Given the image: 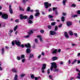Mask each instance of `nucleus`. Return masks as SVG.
I'll use <instances>...</instances> for the list:
<instances>
[{
    "label": "nucleus",
    "mask_w": 80,
    "mask_h": 80,
    "mask_svg": "<svg viewBox=\"0 0 80 80\" xmlns=\"http://www.w3.org/2000/svg\"><path fill=\"white\" fill-rule=\"evenodd\" d=\"M51 64L52 66L50 68L51 71H52L53 70V68H54V72H58V69H57V64L55 62H53L51 63Z\"/></svg>",
    "instance_id": "nucleus-1"
},
{
    "label": "nucleus",
    "mask_w": 80,
    "mask_h": 80,
    "mask_svg": "<svg viewBox=\"0 0 80 80\" xmlns=\"http://www.w3.org/2000/svg\"><path fill=\"white\" fill-rule=\"evenodd\" d=\"M46 66H47V65H46V64L44 63L42 65V67L41 68L42 71L41 72L42 73H45V68H46Z\"/></svg>",
    "instance_id": "nucleus-2"
},
{
    "label": "nucleus",
    "mask_w": 80,
    "mask_h": 80,
    "mask_svg": "<svg viewBox=\"0 0 80 80\" xmlns=\"http://www.w3.org/2000/svg\"><path fill=\"white\" fill-rule=\"evenodd\" d=\"M44 5L46 8H48L49 6H50V7H51V5H52V4L50 3L49 4V3H48V2H45L44 3Z\"/></svg>",
    "instance_id": "nucleus-3"
},
{
    "label": "nucleus",
    "mask_w": 80,
    "mask_h": 80,
    "mask_svg": "<svg viewBox=\"0 0 80 80\" xmlns=\"http://www.w3.org/2000/svg\"><path fill=\"white\" fill-rule=\"evenodd\" d=\"M20 17L21 20H23V18L24 19H27V18H28V17L27 16L25 15L23 16V14H20Z\"/></svg>",
    "instance_id": "nucleus-4"
},
{
    "label": "nucleus",
    "mask_w": 80,
    "mask_h": 80,
    "mask_svg": "<svg viewBox=\"0 0 80 80\" xmlns=\"http://www.w3.org/2000/svg\"><path fill=\"white\" fill-rule=\"evenodd\" d=\"M15 42L17 46L18 47H20L21 46V42L20 41H19L15 40Z\"/></svg>",
    "instance_id": "nucleus-5"
},
{
    "label": "nucleus",
    "mask_w": 80,
    "mask_h": 80,
    "mask_svg": "<svg viewBox=\"0 0 80 80\" xmlns=\"http://www.w3.org/2000/svg\"><path fill=\"white\" fill-rule=\"evenodd\" d=\"M2 18H3V19H7V18H8V15L7 14H3L2 16Z\"/></svg>",
    "instance_id": "nucleus-6"
},
{
    "label": "nucleus",
    "mask_w": 80,
    "mask_h": 80,
    "mask_svg": "<svg viewBox=\"0 0 80 80\" xmlns=\"http://www.w3.org/2000/svg\"><path fill=\"white\" fill-rule=\"evenodd\" d=\"M77 72H78L79 73H78V76H77L76 78H78L79 80H80V71L79 70V69H76Z\"/></svg>",
    "instance_id": "nucleus-7"
},
{
    "label": "nucleus",
    "mask_w": 80,
    "mask_h": 80,
    "mask_svg": "<svg viewBox=\"0 0 80 80\" xmlns=\"http://www.w3.org/2000/svg\"><path fill=\"white\" fill-rule=\"evenodd\" d=\"M51 52L53 54H54V53L56 54V53H57V49L52 48L51 49Z\"/></svg>",
    "instance_id": "nucleus-8"
},
{
    "label": "nucleus",
    "mask_w": 80,
    "mask_h": 80,
    "mask_svg": "<svg viewBox=\"0 0 80 80\" xmlns=\"http://www.w3.org/2000/svg\"><path fill=\"white\" fill-rule=\"evenodd\" d=\"M11 5H9V12L11 14H12L13 13V10L12 9Z\"/></svg>",
    "instance_id": "nucleus-9"
},
{
    "label": "nucleus",
    "mask_w": 80,
    "mask_h": 80,
    "mask_svg": "<svg viewBox=\"0 0 80 80\" xmlns=\"http://www.w3.org/2000/svg\"><path fill=\"white\" fill-rule=\"evenodd\" d=\"M66 25L68 27H70L72 25V22H66Z\"/></svg>",
    "instance_id": "nucleus-10"
},
{
    "label": "nucleus",
    "mask_w": 80,
    "mask_h": 80,
    "mask_svg": "<svg viewBox=\"0 0 80 80\" xmlns=\"http://www.w3.org/2000/svg\"><path fill=\"white\" fill-rule=\"evenodd\" d=\"M50 33L51 35H55L57 34V32L55 31H51L50 32Z\"/></svg>",
    "instance_id": "nucleus-11"
},
{
    "label": "nucleus",
    "mask_w": 80,
    "mask_h": 80,
    "mask_svg": "<svg viewBox=\"0 0 80 80\" xmlns=\"http://www.w3.org/2000/svg\"><path fill=\"white\" fill-rule=\"evenodd\" d=\"M37 37H38V38H39V39L41 42H43V38L42 37V36L40 35L38 36Z\"/></svg>",
    "instance_id": "nucleus-12"
},
{
    "label": "nucleus",
    "mask_w": 80,
    "mask_h": 80,
    "mask_svg": "<svg viewBox=\"0 0 80 80\" xmlns=\"http://www.w3.org/2000/svg\"><path fill=\"white\" fill-rule=\"evenodd\" d=\"M25 47L27 48H31V46L30 45V43H28V44H25Z\"/></svg>",
    "instance_id": "nucleus-13"
},
{
    "label": "nucleus",
    "mask_w": 80,
    "mask_h": 80,
    "mask_svg": "<svg viewBox=\"0 0 80 80\" xmlns=\"http://www.w3.org/2000/svg\"><path fill=\"white\" fill-rule=\"evenodd\" d=\"M26 52L27 53H30L31 52V49L29 48H28L26 49Z\"/></svg>",
    "instance_id": "nucleus-14"
},
{
    "label": "nucleus",
    "mask_w": 80,
    "mask_h": 80,
    "mask_svg": "<svg viewBox=\"0 0 80 80\" xmlns=\"http://www.w3.org/2000/svg\"><path fill=\"white\" fill-rule=\"evenodd\" d=\"M30 19H31V20H32V19H33V15H31L30 17H29V18H28L27 20H30Z\"/></svg>",
    "instance_id": "nucleus-15"
},
{
    "label": "nucleus",
    "mask_w": 80,
    "mask_h": 80,
    "mask_svg": "<svg viewBox=\"0 0 80 80\" xmlns=\"http://www.w3.org/2000/svg\"><path fill=\"white\" fill-rule=\"evenodd\" d=\"M65 37L67 38H69V36L68 35V34L67 32H65L64 33Z\"/></svg>",
    "instance_id": "nucleus-16"
},
{
    "label": "nucleus",
    "mask_w": 80,
    "mask_h": 80,
    "mask_svg": "<svg viewBox=\"0 0 80 80\" xmlns=\"http://www.w3.org/2000/svg\"><path fill=\"white\" fill-rule=\"evenodd\" d=\"M13 80H18V75L17 74H15Z\"/></svg>",
    "instance_id": "nucleus-17"
},
{
    "label": "nucleus",
    "mask_w": 80,
    "mask_h": 80,
    "mask_svg": "<svg viewBox=\"0 0 80 80\" xmlns=\"http://www.w3.org/2000/svg\"><path fill=\"white\" fill-rule=\"evenodd\" d=\"M34 57V55L33 54L31 53L30 54V57L29 58V59L30 60L31 58H32V57Z\"/></svg>",
    "instance_id": "nucleus-18"
},
{
    "label": "nucleus",
    "mask_w": 80,
    "mask_h": 80,
    "mask_svg": "<svg viewBox=\"0 0 80 80\" xmlns=\"http://www.w3.org/2000/svg\"><path fill=\"white\" fill-rule=\"evenodd\" d=\"M58 59V58L56 57H53L52 58V61H55V60H56Z\"/></svg>",
    "instance_id": "nucleus-19"
},
{
    "label": "nucleus",
    "mask_w": 80,
    "mask_h": 80,
    "mask_svg": "<svg viewBox=\"0 0 80 80\" xmlns=\"http://www.w3.org/2000/svg\"><path fill=\"white\" fill-rule=\"evenodd\" d=\"M67 2V0H63L62 1V3L64 6H65V3Z\"/></svg>",
    "instance_id": "nucleus-20"
},
{
    "label": "nucleus",
    "mask_w": 80,
    "mask_h": 80,
    "mask_svg": "<svg viewBox=\"0 0 80 80\" xmlns=\"http://www.w3.org/2000/svg\"><path fill=\"white\" fill-rule=\"evenodd\" d=\"M4 52H5V51H4V48H2L1 49V53L2 55H4Z\"/></svg>",
    "instance_id": "nucleus-21"
},
{
    "label": "nucleus",
    "mask_w": 80,
    "mask_h": 80,
    "mask_svg": "<svg viewBox=\"0 0 80 80\" xmlns=\"http://www.w3.org/2000/svg\"><path fill=\"white\" fill-rule=\"evenodd\" d=\"M39 15H40V12H36L35 14V16L36 17H38Z\"/></svg>",
    "instance_id": "nucleus-22"
},
{
    "label": "nucleus",
    "mask_w": 80,
    "mask_h": 80,
    "mask_svg": "<svg viewBox=\"0 0 80 80\" xmlns=\"http://www.w3.org/2000/svg\"><path fill=\"white\" fill-rule=\"evenodd\" d=\"M12 71L13 72H15V73H17V70H16V69L15 68L12 69Z\"/></svg>",
    "instance_id": "nucleus-23"
},
{
    "label": "nucleus",
    "mask_w": 80,
    "mask_h": 80,
    "mask_svg": "<svg viewBox=\"0 0 80 80\" xmlns=\"http://www.w3.org/2000/svg\"><path fill=\"white\" fill-rule=\"evenodd\" d=\"M61 21L62 22H65V17L64 16H62L61 18Z\"/></svg>",
    "instance_id": "nucleus-24"
},
{
    "label": "nucleus",
    "mask_w": 80,
    "mask_h": 80,
    "mask_svg": "<svg viewBox=\"0 0 80 80\" xmlns=\"http://www.w3.org/2000/svg\"><path fill=\"white\" fill-rule=\"evenodd\" d=\"M30 11V7H28L26 9V11L27 12H29Z\"/></svg>",
    "instance_id": "nucleus-25"
},
{
    "label": "nucleus",
    "mask_w": 80,
    "mask_h": 80,
    "mask_svg": "<svg viewBox=\"0 0 80 80\" xmlns=\"http://www.w3.org/2000/svg\"><path fill=\"white\" fill-rule=\"evenodd\" d=\"M18 28V26L16 25L14 27V32H15L17 29Z\"/></svg>",
    "instance_id": "nucleus-26"
},
{
    "label": "nucleus",
    "mask_w": 80,
    "mask_h": 80,
    "mask_svg": "<svg viewBox=\"0 0 80 80\" xmlns=\"http://www.w3.org/2000/svg\"><path fill=\"white\" fill-rule=\"evenodd\" d=\"M55 25H56V23L55 22H52L51 23V25L52 26H55Z\"/></svg>",
    "instance_id": "nucleus-27"
},
{
    "label": "nucleus",
    "mask_w": 80,
    "mask_h": 80,
    "mask_svg": "<svg viewBox=\"0 0 80 80\" xmlns=\"http://www.w3.org/2000/svg\"><path fill=\"white\" fill-rule=\"evenodd\" d=\"M69 35H71V36H72L73 35V32L72 31H69Z\"/></svg>",
    "instance_id": "nucleus-28"
},
{
    "label": "nucleus",
    "mask_w": 80,
    "mask_h": 80,
    "mask_svg": "<svg viewBox=\"0 0 80 80\" xmlns=\"http://www.w3.org/2000/svg\"><path fill=\"white\" fill-rule=\"evenodd\" d=\"M49 77L50 80H53V76H52L51 75H49Z\"/></svg>",
    "instance_id": "nucleus-29"
},
{
    "label": "nucleus",
    "mask_w": 80,
    "mask_h": 80,
    "mask_svg": "<svg viewBox=\"0 0 80 80\" xmlns=\"http://www.w3.org/2000/svg\"><path fill=\"white\" fill-rule=\"evenodd\" d=\"M31 77L32 79L34 80L35 79V76L33 75V74H32L31 76Z\"/></svg>",
    "instance_id": "nucleus-30"
},
{
    "label": "nucleus",
    "mask_w": 80,
    "mask_h": 80,
    "mask_svg": "<svg viewBox=\"0 0 80 80\" xmlns=\"http://www.w3.org/2000/svg\"><path fill=\"white\" fill-rule=\"evenodd\" d=\"M28 23H30V24H31L32 23H33V22L31 20H30V19L29 20H28Z\"/></svg>",
    "instance_id": "nucleus-31"
},
{
    "label": "nucleus",
    "mask_w": 80,
    "mask_h": 80,
    "mask_svg": "<svg viewBox=\"0 0 80 80\" xmlns=\"http://www.w3.org/2000/svg\"><path fill=\"white\" fill-rule=\"evenodd\" d=\"M28 0H23L22 3H26V2H28Z\"/></svg>",
    "instance_id": "nucleus-32"
},
{
    "label": "nucleus",
    "mask_w": 80,
    "mask_h": 80,
    "mask_svg": "<svg viewBox=\"0 0 80 80\" xmlns=\"http://www.w3.org/2000/svg\"><path fill=\"white\" fill-rule=\"evenodd\" d=\"M25 58V56L24 55L22 54L21 55V59H23V58Z\"/></svg>",
    "instance_id": "nucleus-33"
},
{
    "label": "nucleus",
    "mask_w": 80,
    "mask_h": 80,
    "mask_svg": "<svg viewBox=\"0 0 80 80\" xmlns=\"http://www.w3.org/2000/svg\"><path fill=\"white\" fill-rule=\"evenodd\" d=\"M58 26H55V31H57V30H58Z\"/></svg>",
    "instance_id": "nucleus-34"
},
{
    "label": "nucleus",
    "mask_w": 80,
    "mask_h": 80,
    "mask_svg": "<svg viewBox=\"0 0 80 80\" xmlns=\"http://www.w3.org/2000/svg\"><path fill=\"white\" fill-rule=\"evenodd\" d=\"M28 33L30 35H31V33H33V31L32 30H30Z\"/></svg>",
    "instance_id": "nucleus-35"
},
{
    "label": "nucleus",
    "mask_w": 80,
    "mask_h": 80,
    "mask_svg": "<svg viewBox=\"0 0 80 80\" xmlns=\"http://www.w3.org/2000/svg\"><path fill=\"white\" fill-rule=\"evenodd\" d=\"M72 18H73V17H74V18H75V17H78V15L77 14H75L73 15V16H72Z\"/></svg>",
    "instance_id": "nucleus-36"
},
{
    "label": "nucleus",
    "mask_w": 80,
    "mask_h": 80,
    "mask_svg": "<svg viewBox=\"0 0 80 80\" xmlns=\"http://www.w3.org/2000/svg\"><path fill=\"white\" fill-rule=\"evenodd\" d=\"M19 10L20 11H24V9L20 7V6L19 7Z\"/></svg>",
    "instance_id": "nucleus-37"
},
{
    "label": "nucleus",
    "mask_w": 80,
    "mask_h": 80,
    "mask_svg": "<svg viewBox=\"0 0 80 80\" xmlns=\"http://www.w3.org/2000/svg\"><path fill=\"white\" fill-rule=\"evenodd\" d=\"M48 17L49 18H52L53 17V16H52V15H48Z\"/></svg>",
    "instance_id": "nucleus-38"
},
{
    "label": "nucleus",
    "mask_w": 80,
    "mask_h": 80,
    "mask_svg": "<svg viewBox=\"0 0 80 80\" xmlns=\"http://www.w3.org/2000/svg\"><path fill=\"white\" fill-rule=\"evenodd\" d=\"M20 76H21V77L23 78L24 76H25V74H21Z\"/></svg>",
    "instance_id": "nucleus-39"
},
{
    "label": "nucleus",
    "mask_w": 80,
    "mask_h": 80,
    "mask_svg": "<svg viewBox=\"0 0 80 80\" xmlns=\"http://www.w3.org/2000/svg\"><path fill=\"white\" fill-rule=\"evenodd\" d=\"M72 7L74 8H75V7H76V5L75 4H72Z\"/></svg>",
    "instance_id": "nucleus-40"
},
{
    "label": "nucleus",
    "mask_w": 80,
    "mask_h": 80,
    "mask_svg": "<svg viewBox=\"0 0 80 80\" xmlns=\"http://www.w3.org/2000/svg\"><path fill=\"white\" fill-rule=\"evenodd\" d=\"M22 63H24L25 62V58L22 59Z\"/></svg>",
    "instance_id": "nucleus-41"
},
{
    "label": "nucleus",
    "mask_w": 80,
    "mask_h": 80,
    "mask_svg": "<svg viewBox=\"0 0 80 80\" xmlns=\"http://www.w3.org/2000/svg\"><path fill=\"white\" fill-rule=\"evenodd\" d=\"M35 42L36 43H38V39L37 38L35 40Z\"/></svg>",
    "instance_id": "nucleus-42"
},
{
    "label": "nucleus",
    "mask_w": 80,
    "mask_h": 80,
    "mask_svg": "<svg viewBox=\"0 0 80 80\" xmlns=\"http://www.w3.org/2000/svg\"><path fill=\"white\" fill-rule=\"evenodd\" d=\"M21 58H20V57H17V59L18 60H20V59Z\"/></svg>",
    "instance_id": "nucleus-43"
},
{
    "label": "nucleus",
    "mask_w": 80,
    "mask_h": 80,
    "mask_svg": "<svg viewBox=\"0 0 80 80\" xmlns=\"http://www.w3.org/2000/svg\"><path fill=\"white\" fill-rule=\"evenodd\" d=\"M15 22L16 23H19V19H18L15 20Z\"/></svg>",
    "instance_id": "nucleus-44"
},
{
    "label": "nucleus",
    "mask_w": 80,
    "mask_h": 80,
    "mask_svg": "<svg viewBox=\"0 0 80 80\" xmlns=\"http://www.w3.org/2000/svg\"><path fill=\"white\" fill-rule=\"evenodd\" d=\"M57 8H55L54 7L52 8V10H53V11H55V10H57Z\"/></svg>",
    "instance_id": "nucleus-45"
},
{
    "label": "nucleus",
    "mask_w": 80,
    "mask_h": 80,
    "mask_svg": "<svg viewBox=\"0 0 80 80\" xmlns=\"http://www.w3.org/2000/svg\"><path fill=\"white\" fill-rule=\"evenodd\" d=\"M40 32L41 33H44V30H41L40 31Z\"/></svg>",
    "instance_id": "nucleus-46"
},
{
    "label": "nucleus",
    "mask_w": 80,
    "mask_h": 80,
    "mask_svg": "<svg viewBox=\"0 0 80 80\" xmlns=\"http://www.w3.org/2000/svg\"><path fill=\"white\" fill-rule=\"evenodd\" d=\"M48 28L49 29H50V28H52V26H51V25H48Z\"/></svg>",
    "instance_id": "nucleus-47"
},
{
    "label": "nucleus",
    "mask_w": 80,
    "mask_h": 80,
    "mask_svg": "<svg viewBox=\"0 0 80 80\" xmlns=\"http://www.w3.org/2000/svg\"><path fill=\"white\" fill-rule=\"evenodd\" d=\"M62 15H63L64 16H65L67 15V13H66L62 12Z\"/></svg>",
    "instance_id": "nucleus-48"
},
{
    "label": "nucleus",
    "mask_w": 80,
    "mask_h": 80,
    "mask_svg": "<svg viewBox=\"0 0 80 80\" xmlns=\"http://www.w3.org/2000/svg\"><path fill=\"white\" fill-rule=\"evenodd\" d=\"M77 13L78 15H80V10H78V11L77 12Z\"/></svg>",
    "instance_id": "nucleus-49"
},
{
    "label": "nucleus",
    "mask_w": 80,
    "mask_h": 80,
    "mask_svg": "<svg viewBox=\"0 0 80 80\" xmlns=\"http://www.w3.org/2000/svg\"><path fill=\"white\" fill-rule=\"evenodd\" d=\"M47 73L48 74H50V69H48L47 70Z\"/></svg>",
    "instance_id": "nucleus-50"
},
{
    "label": "nucleus",
    "mask_w": 80,
    "mask_h": 80,
    "mask_svg": "<svg viewBox=\"0 0 80 80\" xmlns=\"http://www.w3.org/2000/svg\"><path fill=\"white\" fill-rule=\"evenodd\" d=\"M12 44L13 46H14V45H15V42H14V41H13L12 42Z\"/></svg>",
    "instance_id": "nucleus-51"
},
{
    "label": "nucleus",
    "mask_w": 80,
    "mask_h": 80,
    "mask_svg": "<svg viewBox=\"0 0 80 80\" xmlns=\"http://www.w3.org/2000/svg\"><path fill=\"white\" fill-rule=\"evenodd\" d=\"M52 9L51 8H50L48 10L49 12H52Z\"/></svg>",
    "instance_id": "nucleus-52"
},
{
    "label": "nucleus",
    "mask_w": 80,
    "mask_h": 80,
    "mask_svg": "<svg viewBox=\"0 0 80 80\" xmlns=\"http://www.w3.org/2000/svg\"><path fill=\"white\" fill-rule=\"evenodd\" d=\"M29 37H30V36H29V35H28L26 36H24V38H29Z\"/></svg>",
    "instance_id": "nucleus-53"
},
{
    "label": "nucleus",
    "mask_w": 80,
    "mask_h": 80,
    "mask_svg": "<svg viewBox=\"0 0 80 80\" xmlns=\"http://www.w3.org/2000/svg\"><path fill=\"white\" fill-rule=\"evenodd\" d=\"M9 32L11 33H12L13 32V30H9Z\"/></svg>",
    "instance_id": "nucleus-54"
},
{
    "label": "nucleus",
    "mask_w": 80,
    "mask_h": 80,
    "mask_svg": "<svg viewBox=\"0 0 80 80\" xmlns=\"http://www.w3.org/2000/svg\"><path fill=\"white\" fill-rule=\"evenodd\" d=\"M35 12L36 13H39V10L37 9L35 10Z\"/></svg>",
    "instance_id": "nucleus-55"
},
{
    "label": "nucleus",
    "mask_w": 80,
    "mask_h": 80,
    "mask_svg": "<svg viewBox=\"0 0 80 80\" xmlns=\"http://www.w3.org/2000/svg\"><path fill=\"white\" fill-rule=\"evenodd\" d=\"M74 35L76 37H78V34L77 33H74Z\"/></svg>",
    "instance_id": "nucleus-56"
},
{
    "label": "nucleus",
    "mask_w": 80,
    "mask_h": 80,
    "mask_svg": "<svg viewBox=\"0 0 80 80\" xmlns=\"http://www.w3.org/2000/svg\"><path fill=\"white\" fill-rule=\"evenodd\" d=\"M70 63H71V61H70V60L69 59L68 61V63L69 65H70Z\"/></svg>",
    "instance_id": "nucleus-57"
},
{
    "label": "nucleus",
    "mask_w": 80,
    "mask_h": 80,
    "mask_svg": "<svg viewBox=\"0 0 80 80\" xmlns=\"http://www.w3.org/2000/svg\"><path fill=\"white\" fill-rule=\"evenodd\" d=\"M62 27V24H60V25L58 26V27H59V28H60Z\"/></svg>",
    "instance_id": "nucleus-58"
},
{
    "label": "nucleus",
    "mask_w": 80,
    "mask_h": 80,
    "mask_svg": "<svg viewBox=\"0 0 80 80\" xmlns=\"http://www.w3.org/2000/svg\"><path fill=\"white\" fill-rule=\"evenodd\" d=\"M55 13L56 15H58V12H57V11H55Z\"/></svg>",
    "instance_id": "nucleus-59"
},
{
    "label": "nucleus",
    "mask_w": 80,
    "mask_h": 80,
    "mask_svg": "<svg viewBox=\"0 0 80 80\" xmlns=\"http://www.w3.org/2000/svg\"><path fill=\"white\" fill-rule=\"evenodd\" d=\"M63 62L62 61H60V65H62L63 64Z\"/></svg>",
    "instance_id": "nucleus-60"
},
{
    "label": "nucleus",
    "mask_w": 80,
    "mask_h": 80,
    "mask_svg": "<svg viewBox=\"0 0 80 80\" xmlns=\"http://www.w3.org/2000/svg\"><path fill=\"white\" fill-rule=\"evenodd\" d=\"M8 34L9 36H12V34L11 33L9 32Z\"/></svg>",
    "instance_id": "nucleus-61"
},
{
    "label": "nucleus",
    "mask_w": 80,
    "mask_h": 80,
    "mask_svg": "<svg viewBox=\"0 0 80 80\" xmlns=\"http://www.w3.org/2000/svg\"><path fill=\"white\" fill-rule=\"evenodd\" d=\"M38 79V78L37 77H35V80H37Z\"/></svg>",
    "instance_id": "nucleus-62"
},
{
    "label": "nucleus",
    "mask_w": 80,
    "mask_h": 80,
    "mask_svg": "<svg viewBox=\"0 0 80 80\" xmlns=\"http://www.w3.org/2000/svg\"><path fill=\"white\" fill-rule=\"evenodd\" d=\"M30 12H33V10L32 9L30 10Z\"/></svg>",
    "instance_id": "nucleus-63"
},
{
    "label": "nucleus",
    "mask_w": 80,
    "mask_h": 80,
    "mask_svg": "<svg viewBox=\"0 0 80 80\" xmlns=\"http://www.w3.org/2000/svg\"><path fill=\"white\" fill-rule=\"evenodd\" d=\"M77 62H78V63H80V60H78Z\"/></svg>",
    "instance_id": "nucleus-64"
}]
</instances>
